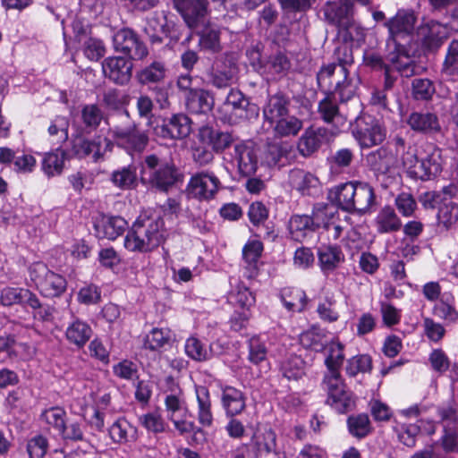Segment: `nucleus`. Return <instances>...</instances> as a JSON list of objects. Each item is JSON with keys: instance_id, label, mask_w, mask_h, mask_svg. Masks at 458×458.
<instances>
[{"instance_id": "nucleus-1", "label": "nucleus", "mask_w": 458, "mask_h": 458, "mask_svg": "<svg viewBox=\"0 0 458 458\" xmlns=\"http://www.w3.org/2000/svg\"><path fill=\"white\" fill-rule=\"evenodd\" d=\"M343 51L344 57L338 56V63L323 65L317 74L318 86L330 92L319 102L318 112L325 122L335 125L333 134L338 133L346 125V118L339 113L335 96L338 95L342 102L348 101L358 88L357 80L349 75L348 67L353 63L352 51L346 47H343Z\"/></svg>"}, {"instance_id": "nucleus-2", "label": "nucleus", "mask_w": 458, "mask_h": 458, "mask_svg": "<svg viewBox=\"0 0 458 458\" xmlns=\"http://www.w3.org/2000/svg\"><path fill=\"white\" fill-rule=\"evenodd\" d=\"M403 165L408 176L412 179L433 180L443 170L442 149L429 143L409 148L403 156Z\"/></svg>"}, {"instance_id": "nucleus-3", "label": "nucleus", "mask_w": 458, "mask_h": 458, "mask_svg": "<svg viewBox=\"0 0 458 458\" xmlns=\"http://www.w3.org/2000/svg\"><path fill=\"white\" fill-rule=\"evenodd\" d=\"M164 239V222L158 216L141 214L124 238V247L132 252H148L157 248Z\"/></svg>"}, {"instance_id": "nucleus-4", "label": "nucleus", "mask_w": 458, "mask_h": 458, "mask_svg": "<svg viewBox=\"0 0 458 458\" xmlns=\"http://www.w3.org/2000/svg\"><path fill=\"white\" fill-rule=\"evenodd\" d=\"M329 199L343 210L363 215L376 204L375 191L368 182L352 181L339 184L329 191Z\"/></svg>"}, {"instance_id": "nucleus-5", "label": "nucleus", "mask_w": 458, "mask_h": 458, "mask_svg": "<svg viewBox=\"0 0 458 458\" xmlns=\"http://www.w3.org/2000/svg\"><path fill=\"white\" fill-rule=\"evenodd\" d=\"M289 99L282 95L270 97L263 106L264 123H268L276 138H293L303 128V121L289 114Z\"/></svg>"}, {"instance_id": "nucleus-6", "label": "nucleus", "mask_w": 458, "mask_h": 458, "mask_svg": "<svg viewBox=\"0 0 458 458\" xmlns=\"http://www.w3.org/2000/svg\"><path fill=\"white\" fill-rule=\"evenodd\" d=\"M218 112L221 119L229 123H235L241 119L256 118L259 115L258 106L250 104L240 90L233 89L218 107Z\"/></svg>"}, {"instance_id": "nucleus-7", "label": "nucleus", "mask_w": 458, "mask_h": 458, "mask_svg": "<svg viewBox=\"0 0 458 458\" xmlns=\"http://www.w3.org/2000/svg\"><path fill=\"white\" fill-rule=\"evenodd\" d=\"M140 179L143 183L166 191L175 182L174 167L168 164H159L154 155L148 156L141 165Z\"/></svg>"}, {"instance_id": "nucleus-8", "label": "nucleus", "mask_w": 458, "mask_h": 458, "mask_svg": "<svg viewBox=\"0 0 458 458\" xmlns=\"http://www.w3.org/2000/svg\"><path fill=\"white\" fill-rule=\"evenodd\" d=\"M327 404L338 413H346L355 407V395L347 388L341 376H325Z\"/></svg>"}, {"instance_id": "nucleus-9", "label": "nucleus", "mask_w": 458, "mask_h": 458, "mask_svg": "<svg viewBox=\"0 0 458 458\" xmlns=\"http://www.w3.org/2000/svg\"><path fill=\"white\" fill-rule=\"evenodd\" d=\"M164 403L166 418L179 434L184 435L194 431L196 426L193 421L188 420L189 409L181 391L166 394Z\"/></svg>"}, {"instance_id": "nucleus-10", "label": "nucleus", "mask_w": 458, "mask_h": 458, "mask_svg": "<svg viewBox=\"0 0 458 458\" xmlns=\"http://www.w3.org/2000/svg\"><path fill=\"white\" fill-rule=\"evenodd\" d=\"M415 22L416 16L411 10H399L393 18L386 21V26L389 32L387 49H391V45H405L413 40Z\"/></svg>"}, {"instance_id": "nucleus-11", "label": "nucleus", "mask_w": 458, "mask_h": 458, "mask_svg": "<svg viewBox=\"0 0 458 458\" xmlns=\"http://www.w3.org/2000/svg\"><path fill=\"white\" fill-rule=\"evenodd\" d=\"M458 30V18L453 17L449 25L433 20L424 21L414 33V39L428 49L440 46L450 31Z\"/></svg>"}, {"instance_id": "nucleus-12", "label": "nucleus", "mask_w": 458, "mask_h": 458, "mask_svg": "<svg viewBox=\"0 0 458 458\" xmlns=\"http://www.w3.org/2000/svg\"><path fill=\"white\" fill-rule=\"evenodd\" d=\"M30 278L46 297L60 296L66 289V280L61 275L50 271L43 263L34 264L30 270Z\"/></svg>"}, {"instance_id": "nucleus-13", "label": "nucleus", "mask_w": 458, "mask_h": 458, "mask_svg": "<svg viewBox=\"0 0 458 458\" xmlns=\"http://www.w3.org/2000/svg\"><path fill=\"white\" fill-rule=\"evenodd\" d=\"M386 134L381 122L369 114L358 117L352 129V135L361 148H371L382 143Z\"/></svg>"}, {"instance_id": "nucleus-14", "label": "nucleus", "mask_w": 458, "mask_h": 458, "mask_svg": "<svg viewBox=\"0 0 458 458\" xmlns=\"http://www.w3.org/2000/svg\"><path fill=\"white\" fill-rule=\"evenodd\" d=\"M220 186L221 182L214 173L202 171L191 177L186 191L189 198L208 201L215 198Z\"/></svg>"}, {"instance_id": "nucleus-15", "label": "nucleus", "mask_w": 458, "mask_h": 458, "mask_svg": "<svg viewBox=\"0 0 458 458\" xmlns=\"http://www.w3.org/2000/svg\"><path fill=\"white\" fill-rule=\"evenodd\" d=\"M110 135L119 147L130 154L143 151L148 144V136L133 124L115 126L110 130Z\"/></svg>"}, {"instance_id": "nucleus-16", "label": "nucleus", "mask_w": 458, "mask_h": 458, "mask_svg": "<svg viewBox=\"0 0 458 458\" xmlns=\"http://www.w3.org/2000/svg\"><path fill=\"white\" fill-rule=\"evenodd\" d=\"M111 148L112 142L107 138L98 137L89 141L81 136H76L72 140L73 156L79 158L91 157L95 162L99 161Z\"/></svg>"}, {"instance_id": "nucleus-17", "label": "nucleus", "mask_w": 458, "mask_h": 458, "mask_svg": "<svg viewBox=\"0 0 458 458\" xmlns=\"http://www.w3.org/2000/svg\"><path fill=\"white\" fill-rule=\"evenodd\" d=\"M187 26L197 30L207 21V0H173Z\"/></svg>"}, {"instance_id": "nucleus-18", "label": "nucleus", "mask_w": 458, "mask_h": 458, "mask_svg": "<svg viewBox=\"0 0 458 458\" xmlns=\"http://www.w3.org/2000/svg\"><path fill=\"white\" fill-rule=\"evenodd\" d=\"M352 12V0L328 1L323 7L325 19L328 22L346 30L350 34V30L353 26L351 21Z\"/></svg>"}, {"instance_id": "nucleus-19", "label": "nucleus", "mask_w": 458, "mask_h": 458, "mask_svg": "<svg viewBox=\"0 0 458 458\" xmlns=\"http://www.w3.org/2000/svg\"><path fill=\"white\" fill-rule=\"evenodd\" d=\"M113 44L115 51L128 55L133 59H142L148 55L147 47L130 29L118 30L113 37Z\"/></svg>"}, {"instance_id": "nucleus-20", "label": "nucleus", "mask_w": 458, "mask_h": 458, "mask_svg": "<svg viewBox=\"0 0 458 458\" xmlns=\"http://www.w3.org/2000/svg\"><path fill=\"white\" fill-rule=\"evenodd\" d=\"M386 62L392 70L401 76L411 77L415 74L416 64L413 58L408 54L404 44L391 45L388 49Z\"/></svg>"}, {"instance_id": "nucleus-21", "label": "nucleus", "mask_w": 458, "mask_h": 458, "mask_svg": "<svg viewBox=\"0 0 458 458\" xmlns=\"http://www.w3.org/2000/svg\"><path fill=\"white\" fill-rule=\"evenodd\" d=\"M191 120L182 114H177L157 126L156 134L164 139H183L191 133Z\"/></svg>"}, {"instance_id": "nucleus-22", "label": "nucleus", "mask_w": 458, "mask_h": 458, "mask_svg": "<svg viewBox=\"0 0 458 458\" xmlns=\"http://www.w3.org/2000/svg\"><path fill=\"white\" fill-rule=\"evenodd\" d=\"M94 228L97 237L115 240L127 228V222L118 216L100 214L95 218Z\"/></svg>"}, {"instance_id": "nucleus-23", "label": "nucleus", "mask_w": 458, "mask_h": 458, "mask_svg": "<svg viewBox=\"0 0 458 458\" xmlns=\"http://www.w3.org/2000/svg\"><path fill=\"white\" fill-rule=\"evenodd\" d=\"M104 74L116 84H126L131 77L132 63L124 57H108L102 64Z\"/></svg>"}, {"instance_id": "nucleus-24", "label": "nucleus", "mask_w": 458, "mask_h": 458, "mask_svg": "<svg viewBox=\"0 0 458 458\" xmlns=\"http://www.w3.org/2000/svg\"><path fill=\"white\" fill-rule=\"evenodd\" d=\"M253 456H265L277 453L276 432L267 427L258 428L252 435L250 443Z\"/></svg>"}, {"instance_id": "nucleus-25", "label": "nucleus", "mask_w": 458, "mask_h": 458, "mask_svg": "<svg viewBox=\"0 0 458 458\" xmlns=\"http://www.w3.org/2000/svg\"><path fill=\"white\" fill-rule=\"evenodd\" d=\"M221 406L226 417H236L246 408V398L244 394L231 386L221 385Z\"/></svg>"}, {"instance_id": "nucleus-26", "label": "nucleus", "mask_w": 458, "mask_h": 458, "mask_svg": "<svg viewBox=\"0 0 458 458\" xmlns=\"http://www.w3.org/2000/svg\"><path fill=\"white\" fill-rule=\"evenodd\" d=\"M233 163L237 165L238 171L242 176H250L255 174L258 159L254 148L249 144H236L233 154Z\"/></svg>"}, {"instance_id": "nucleus-27", "label": "nucleus", "mask_w": 458, "mask_h": 458, "mask_svg": "<svg viewBox=\"0 0 458 458\" xmlns=\"http://www.w3.org/2000/svg\"><path fill=\"white\" fill-rule=\"evenodd\" d=\"M197 420L203 428H211L214 423L210 393L206 386H196Z\"/></svg>"}, {"instance_id": "nucleus-28", "label": "nucleus", "mask_w": 458, "mask_h": 458, "mask_svg": "<svg viewBox=\"0 0 458 458\" xmlns=\"http://www.w3.org/2000/svg\"><path fill=\"white\" fill-rule=\"evenodd\" d=\"M184 98L187 109L193 114H206L215 104L212 94L203 89H191Z\"/></svg>"}, {"instance_id": "nucleus-29", "label": "nucleus", "mask_w": 458, "mask_h": 458, "mask_svg": "<svg viewBox=\"0 0 458 458\" xmlns=\"http://www.w3.org/2000/svg\"><path fill=\"white\" fill-rule=\"evenodd\" d=\"M110 438L114 444L125 445L137 440V428L125 418L114 420L108 428Z\"/></svg>"}, {"instance_id": "nucleus-30", "label": "nucleus", "mask_w": 458, "mask_h": 458, "mask_svg": "<svg viewBox=\"0 0 458 458\" xmlns=\"http://www.w3.org/2000/svg\"><path fill=\"white\" fill-rule=\"evenodd\" d=\"M318 263L325 275L335 270L344 261V254L337 246L323 245L318 250Z\"/></svg>"}, {"instance_id": "nucleus-31", "label": "nucleus", "mask_w": 458, "mask_h": 458, "mask_svg": "<svg viewBox=\"0 0 458 458\" xmlns=\"http://www.w3.org/2000/svg\"><path fill=\"white\" fill-rule=\"evenodd\" d=\"M325 363L327 373L325 376H341L340 368L344 360V345L338 338H334L326 347Z\"/></svg>"}, {"instance_id": "nucleus-32", "label": "nucleus", "mask_w": 458, "mask_h": 458, "mask_svg": "<svg viewBox=\"0 0 458 458\" xmlns=\"http://www.w3.org/2000/svg\"><path fill=\"white\" fill-rule=\"evenodd\" d=\"M92 335L90 326L79 318H75L65 329V338L69 344L78 348L83 347Z\"/></svg>"}, {"instance_id": "nucleus-33", "label": "nucleus", "mask_w": 458, "mask_h": 458, "mask_svg": "<svg viewBox=\"0 0 458 458\" xmlns=\"http://www.w3.org/2000/svg\"><path fill=\"white\" fill-rule=\"evenodd\" d=\"M327 130L323 128H308L299 139L298 149L304 156H310L321 146L326 139Z\"/></svg>"}, {"instance_id": "nucleus-34", "label": "nucleus", "mask_w": 458, "mask_h": 458, "mask_svg": "<svg viewBox=\"0 0 458 458\" xmlns=\"http://www.w3.org/2000/svg\"><path fill=\"white\" fill-rule=\"evenodd\" d=\"M290 186L301 194H310L311 191L317 189L319 184L318 179L311 173L301 169H293L288 175Z\"/></svg>"}, {"instance_id": "nucleus-35", "label": "nucleus", "mask_w": 458, "mask_h": 458, "mask_svg": "<svg viewBox=\"0 0 458 458\" xmlns=\"http://www.w3.org/2000/svg\"><path fill=\"white\" fill-rule=\"evenodd\" d=\"M375 227L379 233L397 232L402 227V221L394 209L386 206L379 210L374 220Z\"/></svg>"}, {"instance_id": "nucleus-36", "label": "nucleus", "mask_w": 458, "mask_h": 458, "mask_svg": "<svg viewBox=\"0 0 458 458\" xmlns=\"http://www.w3.org/2000/svg\"><path fill=\"white\" fill-rule=\"evenodd\" d=\"M174 343V335L167 327H155L144 337L143 347L150 351L166 349Z\"/></svg>"}, {"instance_id": "nucleus-37", "label": "nucleus", "mask_w": 458, "mask_h": 458, "mask_svg": "<svg viewBox=\"0 0 458 458\" xmlns=\"http://www.w3.org/2000/svg\"><path fill=\"white\" fill-rule=\"evenodd\" d=\"M409 126L416 131L432 133L440 131V124L437 116L432 113L414 112L410 114Z\"/></svg>"}, {"instance_id": "nucleus-38", "label": "nucleus", "mask_w": 458, "mask_h": 458, "mask_svg": "<svg viewBox=\"0 0 458 458\" xmlns=\"http://www.w3.org/2000/svg\"><path fill=\"white\" fill-rule=\"evenodd\" d=\"M293 151V145L287 141L267 144L264 152L262 160L268 166H274L278 164H284V160L290 158Z\"/></svg>"}, {"instance_id": "nucleus-39", "label": "nucleus", "mask_w": 458, "mask_h": 458, "mask_svg": "<svg viewBox=\"0 0 458 458\" xmlns=\"http://www.w3.org/2000/svg\"><path fill=\"white\" fill-rule=\"evenodd\" d=\"M66 153L61 148L45 153L41 161V169L47 177L60 175L64 170Z\"/></svg>"}, {"instance_id": "nucleus-40", "label": "nucleus", "mask_w": 458, "mask_h": 458, "mask_svg": "<svg viewBox=\"0 0 458 458\" xmlns=\"http://www.w3.org/2000/svg\"><path fill=\"white\" fill-rule=\"evenodd\" d=\"M432 313L437 318L448 323L458 321V311L455 308L454 297L450 293H444L435 303Z\"/></svg>"}, {"instance_id": "nucleus-41", "label": "nucleus", "mask_w": 458, "mask_h": 458, "mask_svg": "<svg viewBox=\"0 0 458 458\" xmlns=\"http://www.w3.org/2000/svg\"><path fill=\"white\" fill-rule=\"evenodd\" d=\"M228 301L234 307H238L243 310V311L250 313V310L256 302V298L245 285L238 284L230 291Z\"/></svg>"}, {"instance_id": "nucleus-42", "label": "nucleus", "mask_w": 458, "mask_h": 458, "mask_svg": "<svg viewBox=\"0 0 458 458\" xmlns=\"http://www.w3.org/2000/svg\"><path fill=\"white\" fill-rule=\"evenodd\" d=\"M314 231L312 219L309 216L294 215L289 221V232L295 241H303L309 233Z\"/></svg>"}, {"instance_id": "nucleus-43", "label": "nucleus", "mask_w": 458, "mask_h": 458, "mask_svg": "<svg viewBox=\"0 0 458 458\" xmlns=\"http://www.w3.org/2000/svg\"><path fill=\"white\" fill-rule=\"evenodd\" d=\"M203 143L210 145L214 151L219 152L230 146L233 138L230 133L219 131L202 129L199 132Z\"/></svg>"}, {"instance_id": "nucleus-44", "label": "nucleus", "mask_w": 458, "mask_h": 458, "mask_svg": "<svg viewBox=\"0 0 458 458\" xmlns=\"http://www.w3.org/2000/svg\"><path fill=\"white\" fill-rule=\"evenodd\" d=\"M281 371L288 380H299L305 375V362L298 355H289L281 364Z\"/></svg>"}, {"instance_id": "nucleus-45", "label": "nucleus", "mask_w": 458, "mask_h": 458, "mask_svg": "<svg viewBox=\"0 0 458 458\" xmlns=\"http://www.w3.org/2000/svg\"><path fill=\"white\" fill-rule=\"evenodd\" d=\"M185 352L194 360H207L213 355V344H210L209 349H208L199 339L191 336L185 342Z\"/></svg>"}, {"instance_id": "nucleus-46", "label": "nucleus", "mask_w": 458, "mask_h": 458, "mask_svg": "<svg viewBox=\"0 0 458 458\" xmlns=\"http://www.w3.org/2000/svg\"><path fill=\"white\" fill-rule=\"evenodd\" d=\"M325 334L323 330L317 326H313L300 335L301 344L316 352L325 348Z\"/></svg>"}, {"instance_id": "nucleus-47", "label": "nucleus", "mask_w": 458, "mask_h": 458, "mask_svg": "<svg viewBox=\"0 0 458 458\" xmlns=\"http://www.w3.org/2000/svg\"><path fill=\"white\" fill-rule=\"evenodd\" d=\"M282 301L288 310L300 312L306 307L307 296L304 291L293 288L284 292Z\"/></svg>"}, {"instance_id": "nucleus-48", "label": "nucleus", "mask_w": 458, "mask_h": 458, "mask_svg": "<svg viewBox=\"0 0 458 458\" xmlns=\"http://www.w3.org/2000/svg\"><path fill=\"white\" fill-rule=\"evenodd\" d=\"M137 173L133 165L124 166L112 174L113 183L120 189H131L137 184Z\"/></svg>"}, {"instance_id": "nucleus-49", "label": "nucleus", "mask_w": 458, "mask_h": 458, "mask_svg": "<svg viewBox=\"0 0 458 458\" xmlns=\"http://www.w3.org/2000/svg\"><path fill=\"white\" fill-rule=\"evenodd\" d=\"M318 318L327 323H335L340 318L339 310L336 307V300L334 296H326L319 301L317 307Z\"/></svg>"}, {"instance_id": "nucleus-50", "label": "nucleus", "mask_w": 458, "mask_h": 458, "mask_svg": "<svg viewBox=\"0 0 458 458\" xmlns=\"http://www.w3.org/2000/svg\"><path fill=\"white\" fill-rule=\"evenodd\" d=\"M207 22L199 29L193 30L199 34V46L207 50L216 52L220 49L219 34L216 30L206 27Z\"/></svg>"}, {"instance_id": "nucleus-51", "label": "nucleus", "mask_w": 458, "mask_h": 458, "mask_svg": "<svg viewBox=\"0 0 458 458\" xmlns=\"http://www.w3.org/2000/svg\"><path fill=\"white\" fill-rule=\"evenodd\" d=\"M350 433L358 438L366 437L370 431V422L367 414L351 416L347 420Z\"/></svg>"}, {"instance_id": "nucleus-52", "label": "nucleus", "mask_w": 458, "mask_h": 458, "mask_svg": "<svg viewBox=\"0 0 458 458\" xmlns=\"http://www.w3.org/2000/svg\"><path fill=\"white\" fill-rule=\"evenodd\" d=\"M437 219L445 227L453 225L458 220V206L451 199L445 200L439 207Z\"/></svg>"}, {"instance_id": "nucleus-53", "label": "nucleus", "mask_w": 458, "mask_h": 458, "mask_svg": "<svg viewBox=\"0 0 458 458\" xmlns=\"http://www.w3.org/2000/svg\"><path fill=\"white\" fill-rule=\"evenodd\" d=\"M268 349L265 344L264 337L253 336L249 341V360L254 364H259L266 360Z\"/></svg>"}, {"instance_id": "nucleus-54", "label": "nucleus", "mask_w": 458, "mask_h": 458, "mask_svg": "<svg viewBox=\"0 0 458 458\" xmlns=\"http://www.w3.org/2000/svg\"><path fill=\"white\" fill-rule=\"evenodd\" d=\"M140 423L148 432L161 433L165 430L166 423L158 411H151L143 414L139 419Z\"/></svg>"}, {"instance_id": "nucleus-55", "label": "nucleus", "mask_w": 458, "mask_h": 458, "mask_svg": "<svg viewBox=\"0 0 458 458\" xmlns=\"http://www.w3.org/2000/svg\"><path fill=\"white\" fill-rule=\"evenodd\" d=\"M68 120L64 116H56L48 127V133L55 143H63L68 139Z\"/></svg>"}, {"instance_id": "nucleus-56", "label": "nucleus", "mask_w": 458, "mask_h": 458, "mask_svg": "<svg viewBox=\"0 0 458 458\" xmlns=\"http://www.w3.org/2000/svg\"><path fill=\"white\" fill-rule=\"evenodd\" d=\"M65 411L58 406L51 407L49 409L45 410L40 416L43 421H45L47 425L53 427L59 433L65 423Z\"/></svg>"}, {"instance_id": "nucleus-57", "label": "nucleus", "mask_w": 458, "mask_h": 458, "mask_svg": "<svg viewBox=\"0 0 458 458\" xmlns=\"http://www.w3.org/2000/svg\"><path fill=\"white\" fill-rule=\"evenodd\" d=\"M372 369V360L370 356L360 354L348 360L346 366V373L354 377L359 373L370 371Z\"/></svg>"}, {"instance_id": "nucleus-58", "label": "nucleus", "mask_w": 458, "mask_h": 458, "mask_svg": "<svg viewBox=\"0 0 458 458\" xmlns=\"http://www.w3.org/2000/svg\"><path fill=\"white\" fill-rule=\"evenodd\" d=\"M290 68L287 57L283 54H276L269 58L264 64V72L272 76L282 75Z\"/></svg>"}, {"instance_id": "nucleus-59", "label": "nucleus", "mask_w": 458, "mask_h": 458, "mask_svg": "<svg viewBox=\"0 0 458 458\" xmlns=\"http://www.w3.org/2000/svg\"><path fill=\"white\" fill-rule=\"evenodd\" d=\"M101 299V291L98 286L89 284L82 286L77 293V301L83 305L97 304Z\"/></svg>"}, {"instance_id": "nucleus-60", "label": "nucleus", "mask_w": 458, "mask_h": 458, "mask_svg": "<svg viewBox=\"0 0 458 458\" xmlns=\"http://www.w3.org/2000/svg\"><path fill=\"white\" fill-rule=\"evenodd\" d=\"M262 251V242L257 239H250L242 249L243 259L248 265L254 266L260 258Z\"/></svg>"}, {"instance_id": "nucleus-61", "label": "nucleus", "mask_w": 458, "mask_h": 458, "mask_svg": "<svg viewBox=\"0 0 458 458\" xmlns=\"http://www.w3.org/2000/svg\"><path fill=\"white\" fill-rule=\"evenodd\" d=\"M22 294H28L27 289L20 287H4L0 292V304L12 306L22 303Z\"/></svg>"}, {"instance_id": "nucleus-62", "label": "nucleus", "mask_w": 458, "mask_h": 458, "mask_svg": "<svg viewBox=\"0 0 458 458\" xmlns=\"http://www.w3.org/2000/svg\"><path fill=\"white\" fill-rule=\"evenodd\" d=\"M429 364L436 372L443 374L449 369L450 360L442 349H434L428 357Z\"/></svg>"}, {"instance_id": "nucleus-63", "label": "nucleus", "mask_w": 458, "mask_h": 458, "mask_svg": "<svg viewBox=\"0 0 458 458\" xmlns=\"http://www.w3.org/2000/svg\"><path fill=\"white\" fill-rule=\"evenodd\" d=\"M114 374L125 380H132L137 377L138 367L137 364L128 360H123L113 367Z\"/></svg>"}, {"instance_id": "nucleus-64", "label": "nucleus", "mask_w": 458, "mask_h": 458, "mask_svg": "<svg viewBox=\"0 0 458 458\" xmlns=\"http://www.w3.org/2000/svg\"><path fill=\"white\" fill-rule=\"evenodd\" d=\"M47 438L38 435L29 440L27 451L30 458H43L47 454Z\"/></svg>"}]
</instances>
